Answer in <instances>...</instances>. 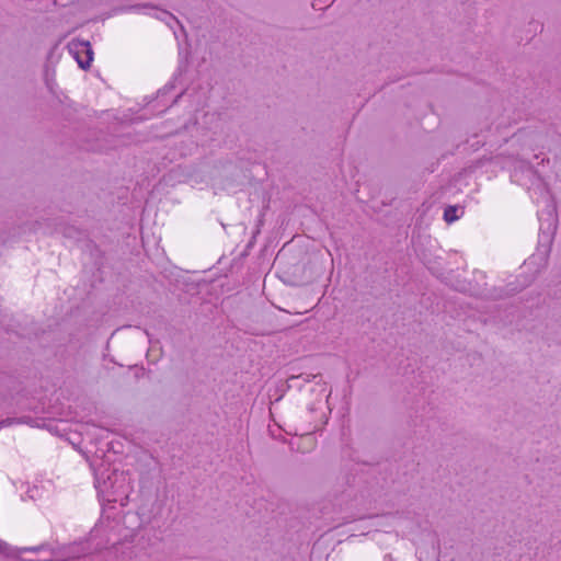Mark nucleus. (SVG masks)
<instances>
[{
  "mask_svg": "<svg viewBox=\"0 0 561 561\" xmlns=\"http://www.w3.org/2000/svg\"><path fill=\"white\" fill-rule=\"evenodd\" d=\"M101 476L96 473L95 476V488L100 495L104 497L110 503L119 502L124 505V501L127 500V494L130 490L129 483L127 482V478L124 472H117L116 470L112 471L106 476V479L101 481Z\"/></svg>",
  "mask_w": 561,
  "mask_h": 561,
  "instance_id": "nucleus-1",
  "label": "nucleus"
},
{
  "mask_svg": "<svg viewBox=\"0 0 561 561\" xmlns=\"http://www.w3.org/2000/svg\"><path fill=\"white\" fill-rule=\"evenodd\" d=\"M70 50L75 54V57L82 69H87L92 62V50L89 43H72Z\"/></svg>",
  "mask_w": 561,
  "mask_h": 561,
  "instance_id": "nucleus-2",
  "label": "nucleus"
},
{
  "mask_svg": "<svg viewBox=\"0 0 561 561\" xmlns=\"http://www.w3.org/2000/svg\"><path fill=\"white\" fill-rule=\"evenodd\" d=\"M31 421L32 419L30 416L7 417L0 421V430L16 424H28Z\"/></svg>",
  "mask_w": 561,
  "mask_h": 561,
  "instance_id": "nucleus-3",
  "label": "nucleus"
},
{
  "mask_svg": "<svg viewBox=\"0 0 561 561\" xmlns=\"http://www.w3.org/2000/svg\"><path fill=\"white\" fill-rule=\"evenodd\" d=\"M457 211H458V208L456 206H448L445 210H444V219L450 224V222H454L455 220L458 219V215H457Z\"/></svg>",
  "mask_w": 561,
  "mask_h": 561,
  "instance_id": "nucleus-4",
  "label": "nucleus"
},
{
  "mask_svg": "<svg viewBox=\"0 0 561 561\" xmlns=\"http://www.w3.org/2000/svg\"><path fill=\"white\" fill-rule=\"evenodd\" d=\"M320 375H305V374H301L299 376H293L291 379H302L304 381L309 382V381H311V379H316Z\"/></svg>",
  "mask_w": 561,
  "mask_h": 561,
  "instance_id": "nucleus-5",
  "label": "nucleus"
},
{
  "mask_svg": "<svg viewBox=\"0 0 561 561\" xmlns=\"http://www.w3.org/2000/svg\"><path fill=\"white\" fill-rule=\"evenodd\" d=\"M10 550H11V548L8 546V543L0 541V553L10 556L11 554Z\"/></svg>",
  "mask_w": 561,
  "mask_h": 561,
  "instance_id": "nucleus-6",
  "label": "nucleus"
},
{
  "mask_svg": "<svg viewBox=\"0 0 561 561\" xmlns=\"http://www.w3.org/2000/svg\"><path fill=\"white\" fill-rule=\"evenodd\" d=\"M44 548H46V545H41V546H37V547L22 548L20 551H41Z\"/></svg>",
  "mask_w": 561,
  "mask_h": 561,
  "instance_id": "nucleus-7",
  "label": "nucleus"
},
{
  "mask_svg": "<svg viewBox=\"0 0 561 561\" xmlns=\"http://www.w3.org/2000/svg\"><path fill=\"white\" fill-rule=\"evenodd\" d=\"M457 285L455 286V289L456 290H459V291H466L467 288H466V285H470V283H456Z\"/></svg>",
  "mask_w": 561,
  "mask_h": 561,
  "instance_id": "nucleus-8",
  "label": "nucleus"
}]
</instances>
